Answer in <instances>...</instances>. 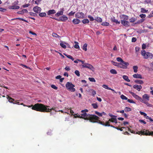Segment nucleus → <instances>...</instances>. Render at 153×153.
Instances as JSON below:
<instances>
[{
	"label": "nucleus",
	"instance_id": "1",
	"mask_svg": "<svg viewBox=\"0 0 153 153\" xmlns=\"http://www.w3.org/2000/svg\"><path fill=\"white\" fill-rule=\"evenodd\" d=\"M49 106H46L41 103H36L32 106L31 109L32 110L41 112H50L51 110H53L56 111L55 108L50 109L48 108Z\"/></svg>",
	"mask_w": 153,
	"mask_h": 153
},
{
	"label": "nucleus",
	"instance_id": "2",
	"mask_svg": "<svg viewBox=\"0 0 153 153\" xmlns=\"http://www.w3.org/2000/svg\"><path fill=\"white\" fill-rule=\"evenodd\" d=\"M82 119L85 120H88L89 122L92 123H95L96 121H98L100 119L99 117L96 115H89V116L83 118Z\"/></svg>",
	"mask_w": 153,
	"mask_h": 153
},
{
	"label": "nucleus",
	"instance_id": "3",
	"mask_svg": "<svg viewBox=\"0 0 153 153\" xmlns=\"http://www.w3.org/2000/svg\"><path fill=\"white\" fill-rule=\"evenodd\" d=\"M136 134L138 135L141 134L145 136H151L153 135V131L150 132L148 130L144 129L143 131L136 132Z\"/></svg>",
	"mask_w": 153,
	"mask_h": 153
},
{
	"label": "nucleus",
	"instance_id": "4",
	"mask_svg": "<svg viewBox=\"0 0 153 153\" xmlns=\"http://www.w3.org/2000/svg\"><path fill=\"white\" fill-rule=\"evenodd\" d=\"M67 89L71 92H74L75 91V89L74 88V85L72 84V83L70 82H67L65 85Z\"/></svg>",
	"mask_w": 153,
	"mask_h": 153
},
{
	"label": "nucleus",
	"instance_id": "5",
	"mask_svg": "<svg viewBox=\"0 0 153 153\" xmlns=\"http://www.w3.org/2000/svg\"><path fill=\"white\" fill-rule=\"evenodd\" d=\"M141 54L142 56L145 59H147L148 58H152L153 56V55L152 53L149 52H146L144 50L141 51Z\"/></svg>",
	"mask_w": 153,
	"mask_h": 153
},
{
	"label": "nucleus",
	"instance_id": "6",
	"mask_svg": "<svg viewBox=\"0 0 153 153\" xmlns=\"http://www.w3.org/2000/svg\"><path fill=\"white\" fill-rule=\"evenodd\" d=\"M74 62L75 63H79V65H82V67H93L90 64L84 63L83 61L77 59L76 60L74 61Z\"/></svg>",
	"mask_w": 153,
	"mask_h": 153
},
{
	"label": "nucleus",
	"instance_id": "7",
	"mask_svg": "<svg viewBox=\"0 0 153 153\" xmlns=\"http://www.w3.org/2000/svg\"><path fill=\"white\" fill-rule=\"evenodd\" d=\"M88 112V110L87 109H85V110L81 111V118H83L86 117H89V115L93 116L95 115L94 114H87L86 113Z\"/></svg>",
	"mask_w": 153,
	"mask_h": 153
},
{
	"label": "nucleus",
	"instance_id": "8",
	"mask_svg": "<svg viewBox=\"0 0 153 153\" xmlns=\"http://www.w3.org/2000/svg\"><path fill=\"white\" fill-rule=\"evenodd\" d=\"M116 59L118 62H120V64L123 66L126 67L128 66L129 65V64L128 62H124L120 57H117V58Z\"/></svg>",
	"mask_w": 153,
	"mask_h": 153
},
{
	"label": "nucleus",
	"instance_id": "9",
	"mask_svg": "<svg viewBox=\"0 0 153 153\" xmlns=\"http://www.w3.org/2000/svg\"><path fill=\"white\" fill-rule=\"evenodd\" d=\"M76 17L79 19H84L85 18V16L84 13L82 12H77L75 15Z\"/></svg>",
	"mask_w": 153,
	"mask_h": 153
},
{
	"label": "nucleus",
	"instance_id": "10",
	"mask_svg": "<svg viewBox=\"0 0 153 153\" xmlns=\"http://www.w3.org/2000/svg\"><path fill=\"white\" fill-rule=\"evenodd\" d=\"M142 100H139L140 102H148L149 100V96L147 94H144L142 96Z\"/></svg>",
	"mask_w": 153,
	"mask_h": 153
},
{
	"label": "nucleus",
	"instance_id": "11",
	"mask_svg": "<svg viewBox=\"0 0 153 153\" xmlns=\"http://www.w3.org/2000/svg\"><path fill=\"white\" fill-rule=\"evenodd\" d=\"M54 19L59 21L65 22L68 20V18L66 16L63 15L62 16H60L59 19L54 18Z\"/></svg>",
	"mask_w": 153,
	"mask_h": 153
},
{
	"label": "nucleus",
	"instance_id": "12",
	"mask_svg": "<svg viewBox=\"0 0 153 153\" xmlns=\"http://www.w3.org/2000/svg\"><path fill=\"white\" fill-rule=\"evenodd\" d=\"M129 93L132 95V97H134V98L136 99V100H141L142 101V100H141V98L139 96L135 94L134 92L129 91Z\"/></svg>",
	"mask_w": 153,
	"mask_h": 153
},
{
	"label": "nucleus",
	"instance_id": "13",
	"mask_svg": "<svg viewBox=\"0 0 153 153\" xmlns=\"http://www.w3.org/2000/svg\"><path fill=\"white\" fill-rule=\"evenodd\" d=\"M96 123H99V124H101V125H102L103 126H110V124H109V122H106V123H104L102 122L100 120H98L97 121V122H96Z\"/></svg>",
	"mask_w": 153,
	"mask_h": 153
},
{
	"label": "nucleus",
	"instance_id": "14",
	"mask_svg": "<svg viewBox=\"0 0 153 153\" xmlns=\"http://www.w3.org/2000/svg\"><path fill=\"white\" fill-rule=\"evenodd\" d=\"M64 9V8H61L60 9V11H58L55 15L56 17H58L62 15L63 13Z\"/></svg>",
	"mask_w": 153,
	"mask_h": 153
},
{
	"label": "nucleus",
	"instance_id": "15",
	"mask_svg": "<svg viewBox=\"0 0 153 153\" xmlns=\"http://www.w3.org/2000/svg\"><path fill=\"white\" fill-rule=\"evenodd\" d=\"M121 22L122 24L126 27H128L130 26L129 22L128 21L121 20Z\"/></svg>",
	"mask_w": 153,
	"mask_h": 153
},
{
	"label": "nucleus",
	"instance_id": "16",
	"mask_svg": "<svg viewBox=\"0 0 153 153\" xmlns=\"http://www.w3.org/2000/svg\"><path fill=\"white\" fill-rule=\"evenodd\" d=\"M33 10L35 12L39 13L41 10V8L38 6H35L33 8Z\"/></svg>",
	"mask_w": 153,
	"mask_h": 153
},
{
	"label": "nucleus",
	"instance_id": "17",
	"mask_svg": "<svg viewBox=\"0 0 153 153\" xmlns=\"http://www.w3.org/2000/svg\"><path fill=\"white\" fill-rule=\"evenodd\" d=\"M102 87L108 90H111V91H113L114 93H116V92L114 90L111 88L110 87H108V85H102Z\"/></svg>",
	"mask_w": 153,
	"mask_h": 153
},
{
	"label": "nucleus",
	"instance_id": "18",
	"mask_svg": "<svg viewBox=\"0 0 153 153\" xmlns=\"http://www.w3.org/2000/svg\"><path fill=\"white\" fill-rule=\"evenodd\" d=\"M133 88H134V89H135L137 90V91H140L142 87L140 85H135L133 86Z\"/></svg>",
	"mask_w": 153,
	"mask_h": 153
},
{
	"label": "nucleus",
	"instance_id": "19",
	"mask_svg": "<svg viewBox=\"0 0 153 153\" xmlns=\"http://www.w3.org/2000/svg\"><path fill=\"white\" fill-rule=\"evenodd\" d=\"M120 18L122 19V20H128V16L123 14L120 16Z\"/></svg>",
	"mask_w": 153,
	"mask_h": 153
},
{
	"label": "nucleus",
	"instance_id": "20",
	"mask_svg": "<svg viewBox=\"0 0 153 153\" xmlns=\"http://www.w3.org/2000/svg\"><path fill=\"white\" fill-rule=\"evenodd\" d=\"M107 122H111L112 123H117V120H116V117H112L109 119L108 121Z\"/></svg>",
	"mask_w": 153,
	"mask_h": 153
},
{
	"label": "nucleus",
	"instance_id": "21",
	"mask_svg": "<svg viewBox=\"0 0 153 153\" xmlns=\"http://www.w3.org/2000/svg\"><path fill=\"white\" fill-rule=\"evenodd\" d=\"M56 13V11L55 10L53 9L51 10L48 11L47 12V14L48 15H50L51 14H53Z\"/></svg>",
	"mask_w": 153,
	"mask_h": 153
},
{
	"label": "nucleus",
	"instance_id": "22",
	"mask_svg": "<svg viewBox=\"0 0 153 153\" xmlns=\"http://www.w3.org/2000/svg\"><path fill=\"white\" fill-rule=\"evenodd\" d=\"M72 22L74 24H77L80 22V21L78 19H73Z\"/></svg>",
	"mask_w": 153,
	"mask_h": 153
},
{
	"label": "nucleus",
	"instance_id": "23",
	"mask_svg": "<svg viewBox=\"0 0 153 153\" xmlns=\"http://www.w3.org/2000/svg\"><path fill=\"white\" fill-rule=\"evenodd\" d=\"M20 7L19 6L12 5L9 6V9H19Z\"/></svg>",
	"mask_w": 153,
	"mask_h": 153
},
{
	"label": "nucleus",
	"instance_id": "24",
	"mask_svg": "<svg viewBox=\"0 0 153 153\" xmlns=\"http://www.w3.org/2000/svg\"><path fill=\"white\" fill-rule=\"evenodd\" d=\"M28 11L26 9H23L21 11H18L17 12V13L19 14H23L24 13H27Z\"/></svg>",
	"mask_w": 153,
	"mask_h": 153
},
{
	"label": "nucleus",
	"instance_id": "25",
	"mask_svg": "<svg viewBox=\"0 0 153 153\" xmlns=\"http://www.w3.org/2000/svg\"><path fill=\"white\" fill-rule=\"evenodd\" d=\"M133 77H134V78H139V79H142V77H141V75L138 74H135L134 75H133Z\"/></svg>",
	"mask_w": 153,
	"mask_h": 153
},
{
	"label": "nucleus",
	"instance_id": "26",
	"mask_svg": "<svg viewBox=\"0 0 153 153\" xmlns=\"http://www.w3.org/2000/svg\"><path fill=\"white\" fill-rule=\"evenodd\" d=\"M111 20L113 22L116 23L117 24H120V22L118 21L114 17L111 18Z\"/></svg>",
	"mask_w": 153,
	"mask_h": 153
},
{
	"label": "nucleus",
	"instance_id": "27",
	"mask_svg": "<svg viewBox=\"0 0 153 153\" xmlns=\"http://www.w3.org/2000/svg\"><path fill=\"white\" fill-rule=\"evenodd\" d=\"M7 99L8 100V101L10 103H13V102L14 101V99L10 97L8 95H7Z\"/></svg>",
	"mask_w": 153,
	"mask_h": 153
},
{
	"label": "nucleus",
	"instance_id": "28",
	"mask_svg": "<svg viewBox=\"0 0 153 153\" xmlns=\"http://www.w3.org/2000/svg\"><path fill=\"white\" fill-rule=\"evenodd\" d=\"M122 77H123V79H124V80L126 81L127 82H130V80L129 79L128 77L127 76L123 75V76H122Z\"/></svg>",
	"mask_w": 153,
	"mask_h": 153
},
{
	"label": "nucleus",
	"instance_id": "29",
	"mask_svg": "<svg viewBox=\"0 0 153 153\" xmlns=\"http://www.w3.org/2000/svg\"><path fill=\"white\" fill-rule=\"evenodd\" d=\"M95 20L97 22H102V19L100 17H97L95 19Z\"/></svg>",
	"mask_w": 153,
	"mask_h": 153
},
{
	"label": "nucleus",
	"instance_id": "30",
	"mask_svg": "<svg viewBox=\"0 0 153 153\" xmlns=\"http://www.w3.org/2000/svg\"><path fill=\"white\" fill-rule=\"evenodd\" d=\"M82 22L84 24L88 23L89 22V20L87 19H83Z\"/></svg>",
	"mask_w": 153,
	"mask_h": 153
},
{
	"label": "nucleus",
	"instance_id": "31",
	"mask_svg": "<svg viewBox=\"0 0 153 153\" xmlns=\"http://www.w3.org/2000/svg\"><path fill=\"white\" fill-rule=\"evenodd\" d=\"M57 112V111H55V110H51V111L50 112H50V116L53 115H54L55 114V112Z\"/></svg>",
	"mask_w": 153,
	"mask_h": 153
},
{
	"label": "nucleus",
	"instance_id": "32",
	"mask_svg": "<svg viewBox=\"0 0 153 153\" xmlns=\"http://www.w3.org/2000/svg\"><path fill=\"white\" fill-rule=\"evenodd\" d=\"M134 82L136 83L141 85L143 84V81L141 80H136L134 81Z\"/></svg>",
	"mask_w": 153,
	"mask_h": 153
},
{
	"label": "nucleus",
	"instance_id": "33",
	"mask_svg": "<svg viewBox=\"0 0 153 153\" xmlns=\"http://www.w3.org/2000/svg\"><path fill=\"white\" fill-rule=\"evenodd\" d=\"M39 15L41 17H43L46 16V14L44 12L40 13H39Z\"/></svg>",
	"mask_w": 153,
	"mask_h": 153
},
{
	"label": "nucleus",
	"instance_id": "34",
	"mask_svg": "<svg viewBox=\"0 0 153 153\" xmlns=\"http://www.w3.org/2000/svg\"><path fill=\"white\" fill-rule=\"evenodd\" d=\"M148 10H146L145 8H141V12L143 13H147L148 12Z\"/></svg>",
	"mask_w": 153,
	"mask_h": 153
},
{
	"label": "nucleus",
	"instance_id": "35",
	"mask_svg": "<svg viewBox=\"0 0 153 153\" xmlns=\"http://www.w3.org/2000/svg\"><path fill=\"white\" fill-rule=\"evenodd\" d=\"M110 72L112 74H117V72L114 69H111L110 70Z\"/></svg>",
	"mask_w": 153,
	"mask_h": 153
},
{
	"label": "nucleus",
	"instance_id": "36",
	"mask_svg": "<svg viewBox=\"0 0 153 153\" xmlns=\"http://www.w3.org/2000/svg\"><path fill=\"white\" fill-rule=\"evenodd\" d=\"M19 19V20H22L23 21L27 22V23L28 22L27 21L25 20V19L23 18H15L14 19Z\"/></svg>",
	"mask_w": 153,
	"mask_h": 153
},
{
	"label": "nucleus",
	"instance_id": "37",
	"mask_svg": "<svg viewBox=\"0 0 153 153\" xmlns=\"http://www.w3.org/2000/svg\"><path fill=\"white\" fill-rule=\"evenodd\" d=\"M120 97H121V98L123 100H128V98H127V97L123 95V94L121 95V96H120Z\"/></svg>",
	"mask_w": 153,
	"mask_h": 153
},
{
	"label": "nucleus",
	"instance_id": "38",
	"mask_svg": "<svg viewBox=\"0 0 153 153\" xmlns=\"http://www.w3.org/2000/svg\"><path fill=\"white\" fill-rule=\"evenodd\" d=\"M91 105H92L93 108L94 109H97L98 108L97 104V103H92Z\"/></svg>",
	"mask_w": 153,
	"mask_h": 153
},
{
	"label": "nucleus",
	"instance_id": "39",
	"mask_svg": "<svg viewBox=\"0 0 153 153\" xmlns=\"http://www.w3.org/2000/svg\"><path fill=\"white\" fill-rule=\"evenodd\" d=\"M141 102L145 104L148 107H151L152 106V105L150 103H149L148 102Z\"/></svg>",
	"mask_w": 153,
	"mask_h": 153
},
{
	"label": "nucleus",
	"instance_id": "40",
	"mask_svg": "<svg viewBox=\"0 0 153 153\" xmlns=\"http://www.w3.org/2000/svg\"><path fill=\"white\" fill-rule=\"evenodd\" d=\"M68 58L71 59L72 61L74 60V59L71 56L69 55L64 54Z\"/></svg>",
	"mask_w": 153,
	"mask_h": 153
},
{
	"label": "nucleus",
	"instance_id": "41",
	"mask_svg": "<svg viewBox=\"0 0 153 153\" xmlns=\"http://www.w3.org/2000/svg\"><path fill=\"white\" fill-rule=\"evenodd\" d=\"M87 44L85 43L83 46V49L85 51H86L87 50Z\"/></svg>",
	"mask_w": 153,
	"mask_h": 153
},
{
	"label": "nucleus",
	"instance_id": "42",
	"mask_svg": "<svg viewBox=\"0 0 153 153\" xmlns=\"http://www.w3.org/2000/svg\"><path fill=\"white\" fill-rule=\"evenodd\" d=\"M101 25L105 26H108L109 25V23L108 22H103L102 23Z\"/></svg>",
	"mask_w": 153,
	"mask_h": 153
},
{
	"label": "nucleus",
	"instance_id": "43",
	"mask_svg": "<svg viewBox=\"0 0 153 153\" xmlns=\"http://www.w3.org/2000/svg\"><path fill=\"white\" fill-rule=\"evenodd\" d=\"M139 113L141 115H143L144 117H148V116L147 115V114L144 112L140 111Z\"/></svg>",
	"mask_w": 153,
	"mask_h": 153
},
{
	"label": "nucleus",
	"instance_id": "44",
	"mask_svg": "<svg viewBox=\"0 0 153 153\" xmlns=\"http://www.w3.org/2000/svg\"><path fill=\"white\" fill-rule=\"evenodd\" d=\"M124 110H125V112L130 111H131V109L130 108L125 107Z\"/></svg>",
	"mask_w": 153,
	"mask_h": 153
},
{
	"label": "nucleus",
	"instance_id": "45",
	"mask_svg": "<svg viewBox=\"0 0 153 153\" xmlns=\"http://www.w3.org/2000/svg\"><path fill=\"white\" fill-rule=\"evenodd\" d=\"M127 130L128 131H130L131 133L134 134H135V132L133 131V130H131L130 128H129V127H127Z\"/></svg>",
	"mask_w": 153,
	"mask_h": 153
},
{
	"label": "nucleus",
	"instance_id": "46",
	"mask_svg": "<svg viewBox=\"0 0 153 153\" xmlns=\"http://www.w3.org/2000/svg\"><path fill=\"white\" fill-rule=\"evenodd\" d=\"M88 17L89 19L91 21H93L95 19L92 16L90 15H88Z\"/></svg>",
	"mask_w": 153,
	"mask_h": 153
},
{
	"label": "nucleus",
	"instance_id": "47",
	"mask_svg": "<svg viewBox=\"0 0 153 153\" xmlns=\"http://www.w3.org/2000/svg\"><path fill=\"white\" fill-rule=\"evenodd\" d=\"M144 20H145V19H140V20H139L137 22L135 23V24H137L140 23H142V22H143L144 21Z\"/></svg>",
	"mask_w": 153,
	"mask_h": 153
},
{
	"label": "nucleus",
	"instance_id": "48",
	"mask_svg": "<svg viewBox=\"0 0 153 153\" xmlns=\"http://www.w3.org/2000/svg\"><path fill=\"white\" fill-rule=\"evenodd\" d=\"M127 100V102H128L129 103L132 104L135 103V102H134V101H133L132 100L128 99L127 100Z\"/></svg>",
	"mask_w": 153,
	"mask_h": 153
},
{
	"label": "nucleus",
	"instance_id": "49",
	"mask_svg": "<svg viewBox=\"0 0 153 153\" xmlns=\"http://www.w3.org/2000/svg\"><path fill=\"white\" fill-rule=\"evenodd\" d=\"M75 43L76 44L74 45V47L76 49H78L79 48V45H78V42H75Z\"/></svg>",
	"mask_w": 153,
	"mask_h": 153
},
{
	"label": "nucleus",
	"instance_id": "50",
	"mask_svg": "<svg viewBox=\"0 0 153 153\" xmlns=\"http://www.w3.org/2000/svg\"><path fill=\"white\" fill-rule=\"evenodd\" d=\"M60 45L61 47L64 49H65L66 48V45L62 43H60Z\"/></svg>",
	"mask_w": 153,
	"mask_h": 153
},
{
	"label": "nucleus",
	"instance_id": "51",
	"mask_svg": "<svg viewBox=\"0 0 153 153\" xmlns=\"http://www.w3.org/2000/svg\"><path fill=\"white\" fill-rule=\"evenodd\" d=\"M88 79L89 81L92 82H95V80L93 77H89Z\"/></svg>",
	"mask_w": 153,
	"mask_h": 153
},
{
	"label": "nucleus",
	"instance_id": "52",
	"mask_svg": "<svg viewBox=\"0 0 153 153\" xmlns=\"http://www.w3.org/2000/svg\"><path fill=\"white\" fill-rule=\"evenodd\" d=\"M136 20V19L135 18H132L129 19L130 22L132 23L134 22Z\"/></svg>",
	"mask_w": 153,
	"mask_h": 153
},
{
	"label": "nucleus",
	"instance_id": "53",
	"mask_svg": "<svg viewBox=\"0 0 153 153\" xmlns=\"http://www.w3.org/2000/svg\"><path fill=\"white\" fill-rule=\"evenodd\" d=\"M74 73L76 74V75L77 76H79V71L76 70V71H74Z\"/></svg>",
	"mask_w": 153,
	"mask_h": 153
},
{
	"label": "nucleus",
	"instance_id": "54",
	"mask_svg": "<svg viewBox=\"0 0 153 153\" xmlns=\"http://www.w3.org/2000/svg\"><path fill=\"white\" fill-rule=\"evenodd\" d=\"M140 48L139 47H136L135 48V50L136 54L137 55L138 54V52L139 51Z\"/></svg>",
	"mask_w": 153,
	"mask_h": 153
},
{
	"label": "nucleus",
	"instance_id": "55",
	"mask_svg": "<svg viewBox=\"0 0 153 153\" xmlns=\"http://www.w3.org/2000/svg\"><path fill=\"white\" fill-rule=\"evenodd\" d=\"M51 87L52 88L55 90L57 89V87L54 85H51Z\"/></svg>",
	"mask_w": 153,
	"mask_h": 153
},
{
	"label": "nucleus",
	"instance_id": "56",
	"mask_svg": "<svg viewBox=\"0 0 153 153\" xmlns=\"http://www.w3.org/2000/svg\"><path fill=\"white\" fill-rule=\"evenodd\" d=\"M74 117L76 118H80V115L78 114H76L74 115Z\"/></svg>",
	"mask_w": 153,
	"mask_h": 153
},
{
	"label": "nucleus",
	"instance_id": "57",
	"mask_svg": "<svg viewBox=\"0 0 153 153\" xmlns=\"http://www.w3.org/2000/svg\"><path fill=\"white\" fill-rule=\"evenodd\" d=\"M95 114H97V116H99V117H102V114H101L99 112H98L97 111H95Z\"/></svg>",
	"mask_w": 153,
	"mask_h": 153
},
{
	"label": "nucleus",
	"instance_id": "58",
	"mask_svg": "<svg viewBox=\"0 0 153 153\" xmlns=\"http://www.w3.org/2000/svg\"><path fill=\"white\" fill-rule=\"evenodd\" d=\"M75 12H73V11H71L70 13H68V15L69 16H72L74 15L75 14Z\"/></svg>",
	"mask_w": 153,
	"mask_h": 153
},
{
	"label": "nucleus",
	"instance_id": "59",
	"mask_svg": "<svg viewBox=\"0 0 153 153\" xmlns=\"http://www.w3.org/2000/svg\"><path fill=\"white\" fill-rule=\"evenodd\" d=\"M19 1L18 0L15 1L12 3V5H16L18 4Z\"/></svg>",
	"mask_w": 153,
	"mask_h": 153
},
{
	"label": "nucleus",
	"instance_id": "60",
	"mask_svg": "<svg viewBox=\"0 0 153 153\" xmlns=\"http://www.w3.org/2000/svg\"><path fill=\"white\" fill-rule=\"evenodd\" d=\"M145 117V118H146V119H147L149 120L150 122H153V120H152V119L149 116H146Z\"/></svg>",
	"mask_w": 153,
	"mask_h": 153
},
{
	"label": "nucleus",
	"instance_id": "61",
	"mask_svg": "<svg viewBox=\"0 0 153 153\" xmlns=\"http://www.w3.org/2000/svg\"><path fill=\"white\" fill-rule=\"evenodd\" d=\"M139 16L142 18H144L146 17V15L145 14H142L139 15Z\"/></svg>",
	"mask_w": 153,
	"mask_h": 153
},
{
	"label": "nucleus",
	"instance_id": "62",
	"mask_svg": "<svg viewBox=\"0 0 153 153\" xmlns=\"http://www.w3.org/2000/svg\"><path fill=\"white\" fill-rule=\"evenodd\" d=\"M53 36L54 37H58L59 38L60 37V36L58 35L56 33H53Z\"/></svg>",
	"mask_w": 153,
	"mask_h": 153
},
{
	"label": "nucleus",
	"instance_id": "63",
	"mask_svg": "<svg viewBox=\"0 0 153 153\" xmlns=\"http://www.w3.org/2000/svg\"><path fill=\"white\" fill-rule=\"evenodd\" d=\"M6 10V9L1 7H0V11L4 12Z\"/></svg>",
	"mask_w": 153,
	"mask_h": 153
},
{
	"label": "nucleus",
	"instance_id": "64",
	"mask_svg": "<svg viewBox=\"0 0 153 153\" xmlns=\"http://www.w3.org/2000/svg\"><path fill=\"white\" fill-rule=\"evenodd\" d=\"M137 40V39L135 37H133L131 41L132 42H135Z\"/></svg>",
	"mask_w": 153,
	"mask_h": 153
}]
</instances>
